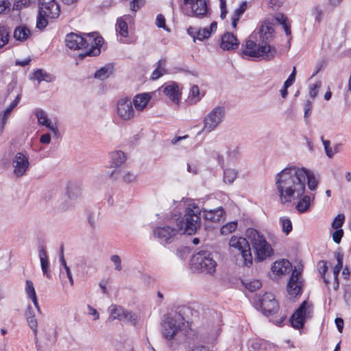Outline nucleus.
Instances as JSON below:
<instances>
[{"label":"nucleus","instance_id":"obj_19","mask_svg":"<svg viewBox=\"0 0 351 351\" xmlns=\"http://www.w3.org/2000/svg\"><path fill=\"white\" fill-rule=\"evenodd\" d=\"M257 34L259 35V42L262 45H270L269 43L273 40L274 34L273 25L267 21H264Z\"/></svg>","mask_w":351,"mask_h":351},{"label":"nucleus","instance_id":"obj_48","mask_svg":"<svg viewBox=\"0 0 351 351\" xmlns=\"http://www.w3.org/2000/svg\"><path fill=\"white\" fill-rule=\"evenodd\" d=\"M296 75V69L295 67H293L292 73L290 74L287 80L285 82L284 85H285V88H289L291 86L295 80Z\"/></svg>","mask_w":351,"mask_h":351},{"label":"nucleus","instance_id":"obj_7","mask_svg":"<svg viewBox=\"0 0 351 351\" xmlns=\"http://www.w3.org/2000/svg\"><path fill=\"white\" fill-rule=\"evenodd\" d=\"M184 326V317L180 313H176L174 315H166L161 324L162 337L167 340H172Z\"/></svg>","mask_w":351,"mask_h":351},{"label":"nucleus","instance_id":"obj_24","mask_svg":"<svg viewBox=\"0 0 351 351\" xmlns=\"http://www.w3.org/2000/svg\"><path fill=\"white\" fill-rule=\"evenodd\" d=\"M150 99V94L149 93H144L135 95L132 103L136 110L141 112L147 107Z\"/></svg>","mask_w":351,"mask_h":351},{"label":"nucleus","instance_id":"obj_14","mask_svg":"<svg viewBox=\"0 0 351 351\" xmlns=\"http://www.w3.org/2000/svg\"><path fill=\"white\" fill-rule=\"evenodd\" d=\"M129 97H123L118 100L117 112L123 121H129L134 118L135 111Z\"/></svg>","mask_w":351,"mask_h":351},{"label":"nucleus","instance_id":"obj_27","mask_svg":"<svg viewBox=\"0 0 351 351\" xmlns=\"http://www.w3.org/2000/svg\"><path fill=\"white\" fill-rule=\"evenodd\" d=\"M38 253L43 275L45 276L47 278H51V275L49 271V263L48 261L47 252L43 247H40Z\"/></svg>","mask_w":351,"mask_h":351},{"label":"nucleus","instance_id":"obj_51","mask_svg":"<svg viewBox=\"0 0 351 351\" xmlns=\"http://www.w3.org/2000/svg\"><path fill=\"white\" fill-rule=\"evenodd\" d=\"M110 260L113 262L115 265V269L117 271L121 270V260L118 255H112L110 257Z\"/></svg>","mask_w":351,"mask_h":351},{"label":"nucleus","instance_id":"obj_30","mask_svg":"<svg viewBox=\"0 0 351 351\" xmlns=\"http://www.w3.org/2000/svg\"><path fill=\"white\" fill-rule=\"evenodd\" d=\"M30 30L25 26H18L14 31V38L16 40L25 41L30 36Z\"/></svg>","mask_w":351,"mask_h":351},{"label":"nucleus","instance_id":"obj_35","mask_svg":"<svg viewBox=\"0 0 351 351\" xmlns=\"http://www.w3.org/2000/svg\"><path fill=\"white\" fill-rule=\"evenodd\" d=\"M34 77L33 79L38 80L39 83H40L42 81H45L47 82L51 81V75L41 69H38L34 73Z\"/></svg>","mask_w":351,"mask_h":351},{"label":"nucleus","instance_id":"obj_4","mask_svg":"<svg viewBox=\"0 0 351 351\" xmlns=\"http://www.w3.org/2000/svg\"><path fill=\"white\" fill-rule=\"evenodd\" d=\"M245 236L251 243L255 254V261H262L270 257L274 250L264 236L254 228H247Z\"/></svg>","mask_w":351,"mask_h":351},{"label":"nucleus","instance_id":"obj_25","mask_svg":"<svg viewBox=\"0 0 351 351\" xmlns=\"http://www.w3.org/2000/svg\"><path fill=\"white\" fill-rule=\"evenodd\" d=\"M26 319L28 324V326L31 328V329L34 332V339L36 343L37 342V336H38V322L37 319L35 317V313L30 304L27 306L26 312H25Z\"/></svg>","mask_w":351,"mask_h":351},{"label":"nucleus","instance_id":"obj_9","mask_svg":"<svg viewBox=\"0 0 351 351\" xmlns=\"http://www.w3.org/2000/svg\"><path fill=\"white\" fill-rule=\"evenodd\" d=\"M182 10L188 16L203 19L208 14V3L206 0H190L184 2Z\"/></svg>","mask_w":351,"mask_h":351},{"label":"nucleus","instance_id":"obj_5","mask_svg":"<svg viewBox=\"0 0 351 351\" xmlns=\"http://www.w3.org/2000/svg\"><path fill=\"white\" fill-rule=\"evenodd\" d=\"M253 36H250L245 41V44L242 45L241 49V56L242 58L249 57L252 58H263L266 60H271L274 58L276 50L271 45H262L260 42L252 39Z\"/></svg>","mask_w":351,"mask_h":351},{"label":"nucleus","instance_id":"obj_31","mask_svg":"<svg viewBox=\"0 0 351 351\" xmlns=\"http://www.w3.org/2000/svg\"><path fill=\"white\" fill-rule=\"evenodd\" d=\"M68 197L71 199L77 198L81 195V189L77 182H69L66 188Z\"/></svg>","mask_w":351,"mask_h":351},{"label":"nucleus","instance_id":"obj_8","mask_svg":"<svg viewBox=\"0 0 351 351\" xmlns=\"http://www.w3.org/2000/svg\"><path fill=\"white\" fill-rule=\"evenodd\" d=\"M191 264L200 272L209 274L215 271L217 266V263L211 253L206 250H202L194 254L191 258Z\"/></svg>","mask_w":351,"mask_h":351},{"label":"nucleus","instance_id":"obj_64","mask_svg":"<svg viewBox=\"0 0 351 351\" xmlns=\"http://www.w3.org/2000/svg\"><path fill=\"white\" fill-rule=\"evenodd\" d=\"M276 21L281 24L282 26L288 24V20L287 18L285 17L282 14H279L276 18Z\"/></svg>","mask_w":351,"mask_h":351},{"label":"nucleus","instance_id":"obj_16","mask_svg":"<svg viewBox=\"0 0 351 351\" xmlns=\"http://www.w3.org/2000/svg\"><path fill=\"white\" fill-rule=\"evenodd\" d=\"M12 165L14 174L16 177H22L29 168V157L21 152H18L13 158Z\"/></svg>","mask_w":351,"mask_h":351},{"label":"nucleus","instance_id":"obj_28","mask_svg":"<svg viewBox=\"0 0 351 351\" xmlns=\"http://www.w3.org/2000/svg\"><path fill=\"white\" fill-rule=\"evenodd\" d=\"M217 23L213 21L210 23L209 28H200L198 29L197 36H196L197 40H203L208 38L211 34L217 30Z\"/></svg>","mask_w":351,"mask_h":351},{"label":"nucleus","instance_id":"obj_1","mask_svg":"<svg viewBox=\"0 0 351 351\" xmlns=\"http://www.w3.org/2000/svg\"><path fill=\"white\" fill-rule=\"evenodd\" d=\"M305 176L304 168L296 166L288 167L276 176V185L281 202H290L292 198H300L305 192L302 180Z\"/></svg>","mask_w":351,"mask_h":351},{"label":"nucleus","instance_id":"obj_29","mask_svg":"<svg viewBox=\"0 0 351 351\" xmlns=\"http://www.w3.org/2000/svg\"><path fill=\"white\" fill-rule=\"evenodd\" d=\"M305 176L302 182L305 184L306 179H307L308 187L310 190L313 191L317 189L318 184V180L316 178L315 175L311 171H309L304 168Z\"/></svg>","mask_w":351,"mask_h":351},{"label":"nucleus","instance_id":"obj_6","mask_svg":"<svg viewBox=\"0 0 351 351\" xmlns=\"http://www.w3.org/2000/svg\"><path fill=\"white\" fill-rule=\"evenodd\" d=\"M60 14V5L56 0H38L36 27L43 29L48 25V19H56Z\"/></svg>","mask_w":351,"mask_h":351},{"label":"nucleus","instance_id":"obj_21","mask_svg":"<svg viewBox=\"0 0 351 351\" xmlns=\"http://www.w3.org/2000/svg\"><path fill=\"white\" fill-rule=\"evenodd\" d=\"M110 315L112 319H119L123 321L125 319L132 320L134 314L130 311L125 310L123 307L117 305H112L110 307Z\"/></svg>","mask_w":351,"mask_h":351},{"label":"nucleus","instance_id":"obj_59","mask_svg":"<svg viewBox=\"0 0 351 351\" xmlns=\"http://www.w3.org/2000/svg\"><path fill=\"white\" fill-rule=\"evenodd\" d=\"M313 14L317 21H319L322 16V10L319 6H315L312 10Z\"/></svg>","mask_w":351,"mask_h":351},{"label":"nucleus","instance_id":"obj_56","mask_svg":"<svg viewBox=\"0 0 351 351\" xmlns=\"http://www.w3.org/2000/svg\"><path fill=\"white\" fill-rule=\"evenodd\" d=\"M268 5L274 10H277L281 6L282 2L280 0H269Z\"/></svg>","mask_w":351,"mask_h":351},{"label":"nucleus","instance_id":"obj_45","mask_svg":"<svg viewBox=\"0 0 351 351\" xmlns=\"http://www.w3.org/2000/svg\"><path fill=\"white\" fill-rule=\"evenodd\" d=\"M20 100V95H17L16 99L10 104V106L8 107L3 112V115L2 117L8 119V116L10 114L12 110L18 105Z\"/></svg>","mask_w":351,"mask_h":351},{"label":"nucleus","instance_id":"obj_38","mask_svg":"<svg viewBox=\"0 0 351 351\" xmlns=\"http://www.w3.org/2000/svg\"><path fill=\"white\" fill-rule=\"evenodd\" d=\"M243 285L251 292H254L256 290L260 289L262 286V283L258 280H253L251 281H243Z\"/></svg>","mask_w":351,"mask_h":351},{"label":"nucleus","instance_id":"obj_55","mask_svg":"<svg viewBox=\"0 0 351 351\" xmlns=\"http://www.w3.org/2000/svg\"><path fill=\"white\" fill-rule=\"evenodd\" d=\"M335 257L337 261V263L335 266L338 268H343V254L340 251H339L335 253Z\"/></svg>","mask_w":351,"mask_h":351},{"label":"nucleus","instance_id":"obj_62","mask_svg":"<svg viewBox=\"0 0 351 351\" xmlns=\"http://www.w3.org/2000/svg\"><path fill=\"white\" fill-rule=\"evenodd\" d=\"M166 73H164L162 70H160L159 69H156L152 74V80H158L160 78L162 75L165 74Z\"/></svg>","mask_w":351,"mask_h":351},{"label":"nucleus","instance_id":"obj_53","mask_svg":"<svg viewBox=\"0 0 351 351\" xmlns=\"http://www.w3.org/2000/svg\"><path fill=\"white\" fill-rule=\"evenodd\" d=\"M326 60L324 59L318 60L315 65L316 70L314 72V73L312 75V77H314L315 75H317L319 72V71L326 65Z\"/></svg>","mask_w":351,"mask_h":351},{"label":"nucleus","instance_id":"obj_18","mask_svg":"<svg viewBox=\"0 0 351 351\" xmlns=\"http://www.w3.org/2000/svg\"><path fill=\"white\" fill-rule=\"evenodd\" d=\"M224 210L221 207L217 208L214 210H201L199 209V214H197V216L199 217L198 219V224L197 228H200V222L201 217H202L206 221L210 222H219L223 217Z\"/></svg>","mask_w":351,"mask_h":351},{"label":"nucleus","instance_id":"obj_20","mask_svg":"<svg viewBox=\"0 0 351 351\" xmlns=\"http://www.w3.org/2000/svg\"><path fill=\"white\" fill-rule=\"evenodd\" d=\"M239 40L232 33L226 32L221 37L220 47L223 50H234L239 47Z\"/></svg>","mask_w":351,"mask_h":351},{"label":"nucleus","instance_id":"obj_32","mask_svg":"<svg viewBox=\"0 0 351 351\" xmlns=\"http://www.w3.org/2000/svg\"><path fill=\"white\" fill-rule=\"evenodd\" d=\"M202 96L200 95L199 88L197 85H193L190 90L188 102L190 104H195L200 101Z\"/></svg>","mask_w":351,"mask_h":351},{"label":"nucleus","instance_id":"obj_52","mask_svg":"<svg viewBox=\"0 0 351 351\" xmlns=\"http://www.w3.org/2000/svg\"><path fill=\"white\" fill-rule=\"evenodd\" d=\"M247 9V3L246 1H243L240 6L237 8L234 12V14L238 16H241Z\"/></svg>","mask_w":351,"mask_h":351},{"label":"nucleus","instance_id":"obj_44","mask_svg":"<svg viewBox=\"0 0 351 351\" xmlns=\"http://www.w3.org/2000/svg\"><path fill=\"white\" fill-rule=\"evenodd\" d=\"M25 292L29 298L36 296L33 282L29 280L25 281Z\"/></svg>","mask_w":351,"mask_h":351},{"label":"nucleus","instance_id":"obj_12","mask_svg":"<svg viewBox=\"0 0 351 351\" xmlns=\"http://www.w3.org/2000/svg\"><path fill=\"white\" fill-rule=\"evenodd\" d=\"M313 313V305L308 304L306 300L302 302L298 308L295 311L290 318L291 326L296 329L302 328L305 320L311 317Z\"/></svg>","mask_w":351,"mask_h":351},{"label":"nucleus","instance_id":"obj_42","mask_svg":"<svg viewBox=\"0 0 351 351\" xmlns=\"http://www.w3.org/2000/svg\"><path fill=\"white\" fill-rule=\"evenodd\" d=\"M282 225V230L284 233L288 235L293 229L292 223L288 218H280Z\"/></svg>","mask_w":351,"mask_h":351},{"label":"nucleus","instance_id":"obj_15","mask_svg":"<svg viewBox=\"0 0 351 351\" xmlns=\"http://www.w3.org/2000/svg\"><path fill=\"white\" fill-rule=\"evenodd\" d=\"M110 167L114 169L110 173V178L117 180L121 175V167L126 160L125 154L121 151H115L110 154Z\"/></svg>","mask_w":351,"mask_h":351},{"label":"nucleus","instance_id":"obj_49","mask_svg":"<svg viewBox=\"0 0 351 351\" xmlns=\"http://www.w3.org/2000/svg\"><path fill=\"white\" fill-rule=\"evenodd\" d=\"M144 0H132L130 2V9L133 12H136L143 5Z\"/></svg>","mask_w":351,"mask_h":351},{"label":"nucleus","instance_id":"obj_46","mask_svg":"<svg viewBox=\"0 0 351 351\" xmlns=\"http://www.w3.org/2000/svg\"><path fill=\"white\" fill-rule=\"evenodd\" d=\"M11 3L9 0L0 1V14H5L10 10Z\"/></svg>","mask_w":351,"mask_h":351},{"label":"nucleus","instance_id":"obj_61","mask_svg":"<svg viewBox=\"0 0 351 351\" xmlns=\"http://www.w3.org/2000/svg\"><path fill=\"white\" fill-rule=\"evenodd\" d=\"M60 265L64 267V269H66V268H67V267H69L66 265V262L64 256V247L62 245L60 247Z\"/></svg>","mask_w":351,"mask_h":351},{"label":"nucleus","instance_id":"obj_17","mask_svg":"<svg viewBox=\"0 0 351 351\" xmlns=\"http://www.w3.org/2000/svg\"><path fill=\"white\" fill-rule=\"evenodd\" d=\"M301 271L293 269L292 274L287 285V290L291 296L295 297L302 293V282L300 280Z\"/></svg>","mask_w":351,"mask_h":351},{"label":"nucleus","instance_id":"obj_37","mask_svg":"<svg viewBox=\"0 0 351 351\" xmlns=\"http://www.w3.org/2000/svg\"><path fill=\"white\" fill-rule=\"evenodd\" d=\"M237 176V171L233 169H226L223 172V181L229 184H232Z\"/></svg>","mask_w":351,"mask_h":351},{"label":"nucleus","instance_id":"obj_13","mask_svg":"<svg viewBox=\"0 0 351 351\" xmlns=\"http://www.w3.org/2000/svg\"><path fill=\"white\" fill-rule=\"evenodd\" d=\"M247 239V238L232 237L229 245L239 250L243 259V264L247 267H250L253 263V258L249 241Z\"/></svg>","mask_w":351,"mask_h":351},{"label":"nucleus","instance_id":"obj_43","mask_svg":"<svg viewBox=\"0 0 351 351\" xmlns=\"http://www.w3.org/2000/svg\"><path fill=\"white\" fill-rule=\"evenodd\" d=\"M345 221V215L343 214L337 215L332 223V228L334 229H341Z\"/></svg>","mask_w":351,"mask_h":351},{"label":"nucleus","instance_id":"obj_34","mask_svg":"<svg viewBox=\"0 0 351 351\" xmlns=\"http://www.w3.org/2000/svg\"><path fill=\"white\" fill-rule=\"evenodd\" d=\"M112 72V67L110 66H105L97 70L94 75V77L100 80H105L108 78Z\"/></svg>","mask_w":351,"mask_h":351},{"label":"nucleus","instance_id":"obj_11","mask_svg":"<svg viewBox=\"0 0 351 351\" xmlns=\"http://www.w3.org/2000/svg\"><path fill=\"white\" fill-rule=\"evenodd\" d=\"M226 114L224 107L216 106L204 119L203 132H210L223 121Z\"/></svg>","mask_w":351,"mask_h":351},{"label":"nucleus","instance_id":"obj_10","mask_svg":"<svg viewBox=\"0 0 351 351\" xmlns=\"http://www.w3.org/2000/svg\"><path fill=\"white\" fill-rule=\"evenodd\" d=\"M256 305L260 308L263 314L267 317L274 315L279 310V304L271 293H266L263 295H256Z\"/></svg>","mask_w":351,"mask_h":351},{"label":"nucleus","instance_id":"obj_26","mask_svg":"<svg viewBox=\"0 0 351 351\" xmlns=\"http://www.w3.org/2000/svg\"><path fill=\"white\" fill-rule=\"evenodd\" d=\"M271 270L278 275H284L289 274L292 270V265L288 260L283 259L276 261L271 267Z\"/></svg>","mask_w":351,"mask_h":351},{"label":"nucleus","instance_id":"obj_58","mask_svg":"<svg viewBox=\"0 0 351 351\" xmlns=\"http://www.w3.org/2000/svg\"><path fill=\"white\" fill-rule=\"evenodd\" d=\"M136 180V176L131 172H127L123 176V181L126 183H130Z\"/></svg>","mask_w":351,"mask_h":351},{"label":"nucleus","instance_id":"obj_22","mask_svg":"<svg viewBox=\"0 0 351 351\" xmlns=\"http://www.w3.org/2000/svg\"><path fill=\"white\" fill-rule=\"evenodd\" d=\"M35 116L38 119L40 125H44L52 131L55 134L58 132V128L51 125V121L49 120L47 113L42 109L38 108L35 111Z\"/></svg>","mask_w":351,"mask_h":351},{"label":"nucleus","instance_id":"obj_41","mask_svg":"<svg viewBox=\"0 0 351 351\" xmlns=\"http://www.w3.org/2000/svg\"><path fill=\"white\" fill-rule=\"evenodd\" d=\"M31 3L32 0H17L13 4L12 10L20 11L23 8L29 7Z\"/></svg>","mask_w":351,"mask_h":351},{"label":"nucleus","instance_id":"obj_36","mask_svg":"<svg viewBox=\"0 0 351 351\" xmlns=\"http://www.w3.org/2000/svg\"><path fill=\"white\" fill-rule=\"evenodd\" d=\"M310 203V196L304 195L303 197L298 202L296 206V208L300 213H304L308 209Z\"/></svg>","mask_w":351,"mask_h":351},{"label":"nucleus","instance_id":"obj_40","mask_svg":"<svg viewBox=\"0 0 351 351\" xmlns=\"http://www.w3.org/2000/svg\"><path fill=\"white\" fill-rule=\"evenodd\" d=\"M117 25V31H119L120 35L123 37H127L128 35L127 23L121 19H118Z\"/></svg>","mask_w":351,"mask_h":351},{"label":"nucleus","instance_id":"obj_60","mask_svg":"<svg viewBox=\"0 0 351 351\" xmlns=\"http://www.w3.org/2000/svg\"><path fill=\"white\" fill-rule=\"evenodd\" d=\"M335 322L336 324V326L337 328V330L339 332H342L344 326V321L341 317H337L335 319Z\"/></svg>","mask_w":351,"mask_h":351},{"label":"nucleus","instance_id":"obj_50","mask_svg":"<svg viewBox=\"0 0 351 351\" xmlns=\"http://www.w3.org/2000/svg\"><path fill=\"white\" fill-rule=\"evenodd\" d=\"M321 82H317L311 87L309 95L313 99L316 97L317 95V90L321 87Z\"/></svg>","mask_w":351,"mask_h":351},{"label":"nucleus","instance_id":"obj_39","mask_svg":"<svg viewBox=\"0 0 351 351\" xmlns=\"http://www.w3.org/2000/svg\"><path fill=\"white\" fill-rule=\"evenodd\" d=\"M237 227V221L227 223L226 224L223 225L221 228V229H220L221 234H224V235L230 234L236 230Z\"/></svg>","mask_w":351,"mask_h":351},{"label":"nucleus","instance_id":"obj_47","mask_svg":"<svg viewBox=\"0 0 351 351\" xmlns=\"http://www.w3.org/2000/svg\"><path fill=\"white\" fill-rule=\"evenodd\" d=\"M336 230L332 234V240L336 243H339L343 236V231L342 229H335Z\"/></svg>","mask_w":351,"mask_h":351},{"label":"nucleus","instance_id":"obj_54","mask_svg":"<svg viewBox=\"0 0 351 351\" xmlns=\"http://www.w3.org/2000/svg\"><path fill=\"white\" fill-rule=\"evenodd\" d=\"M156 25L160 28H166L165 19L161 14H158L156 17Z\"/></svg>","mask_w":351,"mask_h":351},{"label":"nucleus","instance_id":"obj_2","mask_svg":"<svg viewBox=\"0 0 351 351\" xmlns=\"http://www.w3.org/2000/svg\"><path fill=\"white\" fill-rule=\"evenodd\" d=\"M197 214H199V208L193 204L192 207L186 208L184 217L177 219L176 228L168 226L158 227L154 230V234L167 243L171 242V239L179 233L189 235L195 234L199 226L198 219L199 217L197 216Z\"/></svg>","mask_w":351,"mask_h":351},{"label":"nucleus","instance_id":"obj_3","mask_svg":"<svg viewBox=\"0 0 351 351\" xmlns=\"http://www.w3.org/2000/svg\"><path fill=\"white\" fill-rule=\"evenodd\" d=\"M104 42L101 36H95V33L84 34L83 36L71 32L66 36L65 43L67 47L76 50L81 49H90L85 53H80L79 56L84 58L86 56H97L100 52V47Z\"/></svg>","mask_w":351,"mask_h":351},{"label":"nucleus","instance_id":"obj_57","mask_svg":"<svg viewBox=\"0 0 351 351\" xmlns=\"http://www.w3.org/2000/svg\"><path fill=\"white\" fill-rule=\"evenodd\" d=\"M319 274L322 275H325L327 270H328V267H327V263H326V261H320L319 262Z\"/></svg>","mask_w":351,"mask_h":351},{"label":"nucleus","instance_id":"obj_23","mask_svg":"<svg viewBox=\"0 0 351 351\" xmlns=\"http://www.w3.org/2000/svg\"><path fill=\"white\" fill-rule=\"evenodd\" d=\"M163 93L174 103L178 104L180 99V93L179 88L176 83L173 82L171 84L162 86Z\"/></svg>","mask_w":351,"mask_h":351},{"label":"nucleus","instance_id":"obj_63","mask_svg":"<svg viewBox=\"0 0 351 351\" xmlns=\"http://www.w3.org/2000/svg\"><path fill=\"white\" fill-rule=\"evenodd\" d=\"M198 29L193 27H189L187 29V33L193 38V41L195 42L196 38V36H197Z\"/></svg>","mask_w":351,"mask_h":351},{"label":"nucleus","instance_id":"obj_33","mask_svg":"<svg viewBox=\"0 0 351 351\" xmlns=\"http://www.w3.org/2000/svg\"><path fill=\"white\" fill-rule=\"evenodd\" d=\"M10 40V30L5 26H0V49L5 46Z\"/></svg>","mask_w":351,"mask_h":351}]
</instances>
